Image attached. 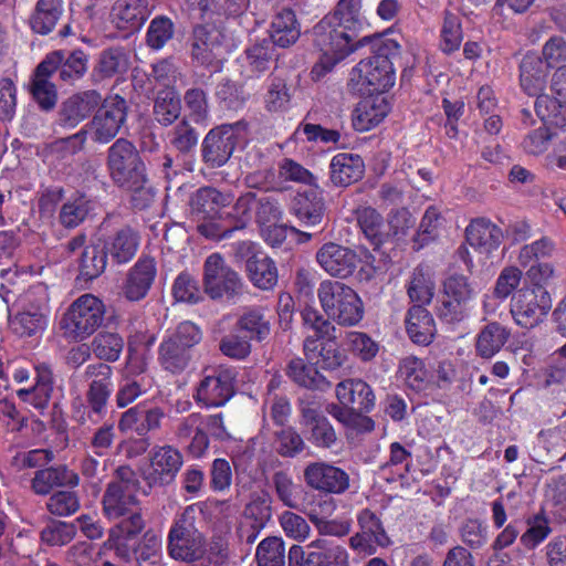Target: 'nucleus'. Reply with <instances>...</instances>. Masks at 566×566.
Segmentation results:
<instances>
[{"mask_svg": "<svg viewBox=\"0 0 566 566\" xmlns=\"http://www.w3.org/2000/svg\"><path fill=\"white\" fill-rule=\"evenodd\" d=\"M361 0H339L333 12L315 27V44L322 55L312 69V77L319 81L357 48V34L368 27L361 11Z\"/></svg>", "mask_w": 566, "mask_h": 566, "instance_id": "obj_1", "label": "nucleus"}, {"mask_svg": "<svg viewBox=\"0 0 566 566\" xmlns=\"http://www.w3.org/2000/svg\"><path fill=\"white\" fill-rule=\"evenodd\" d=\"M304 480L310 488L331 494L344 493L349 486L348 474L326 462L310 463L304 470Z\"/></svg>", "mask_w": 566, "mask_h": 566, "instance_id": "obj_16", "label": "nucleus"}, {"mask_svg": "<svg viewBox=\"0 0 566 566\" xmlns=\"http://www.w3.org/2000/svg\"><path fill=\"white\" fill-rule=\"evenodd\" d=\"M233 201L230 192L223 193L210 187L197 190L190 200V209L197 221V230L208 239H221L223 233L216 220H223V209Z\"/></svg>", "mask_w": 566, "mask_h": 566, "instance_id": "obj_5", "label": "nucleus"}, {"mask_svg": "<svg viewBox=\"0 0 566 566\" xmlns=\"http://www.w3.org/2000/svg\"><path fill=\"white\" fill-rule=\"evenodd\" d=\"M302 423L305 427L307 439L317 448H332L337 441V436L329 421L315 408L302 409Z\"/></svg>", "mask_w": 566, "mask_h": 566, "instance_id": "obj_28", "label": "nucleus"}, {"mask_svg": "<svg viewBox=\"0 0 566 566\" xmlns=\"http://www.w3.org/2000/svg\"><path fill=\"white\" fill-rule=\"evenodd\" d=\"M221 31L210 24L198 25L193 30L192 56L201 64H212L222 57L224 49Z\"/></svg>", "mask_w": 566, "mask_h": 566, "instance_id": "obj_19", "label": "nucleus"}, {"mask_svg": "<svg viewBox=\"0 0 566 566\" xmlns=\"http://www.w3.org/2000/svg\"><path fill=\"white\" fill-rule=\"evenodd\" d=\"M405 325L409 338L418 345H429L437 333L432 315L422 306H412L407 311Z\"/></svg>", "mask_w": 566, "mask_h": 566, "instance_id": "obj_29", "label": "nucleus"}, {"mask_svg": "<svg viewBox=\"0 0 566 566\" xmlns=\"http://www.w3.org/2000/svg\"><path fill=\"white\" fill-rule=\"evenodd\" d=\"M407 295L413 306L429 305L434 296L436 284L429 270L417 268L406 284Z\"/></svg>", "mask_w": 566, "mask_h": 566, "instance_id": "obj_36", "label": "nucleus"}, {"mask_svg": "<svg viewBox=\"0 0 566 566\" xmlns=\"http://www.w3.org/2000/svg\"><path fill=\"white\" fill-rule=\"evenodd\" d=\"M391 107L382 94H370L363 98L352 112V126L356 132L365 133L378 126L389 114Z\"/></svg>", "mask_w": 566, "mask_h": 566, "instance_id": "obj_18", "label": "nucleus"}, {"mask_svg": "<svg viewBox=\"0 0 566 566\" xmlns=\"http://www.w3.org/2000/svg\"><path fill=\"white\" fill-rule=\"evenodd\" d=\"M336 397L345 409L369 411L375 405V395L370 386L361 379H346L335 389Z\"/></svg>", "mask_w": 566, "mask_h": 566, "instance_id": "obj_21", "label": "nucleus"}, {"mask_svg": "<svg viewBox=\"0 0 566 566\" xmlns=\"http://www.w3.org/2000/svg\"><path fill=\"white\" fill-rule=\"evenodd\" d=\"M273 59V44L269 41L255 43L245 51V72L249 76H259L270 67Z\"/></svg>", "mask_w": 566, "mask_h": 566, "instance_id": "obj_46", "label": "nucleus"}, {"mask_svg": "<svg viewBox=\"0 0 566 566\" xmlns=\"http://www.w3.org/2000/svg\"><path fill=\"white\" fill-rule=\"evenodd\" d=\"M551 307V296L545 289L525 287L513 296L511 313L517 325L532 328L543 321Z\"/></svg>", "mask_w": 566, "mask_h": 566, "instance_id": "obj_13", "label": "nucleus"}, {"mask_svg": "<svg viewBox=\"0 0 566 566\" xmlns=\"http://www.w3.org/2000/svg\"><path fill=\"white\" fill-rule=\"evenodd\" d=\"M396 81L392 62L386 55L361 60L350 72V83L361 93L381 94Z\"/></svg>", "mask_w": 566, "mask_h": 566, "instance_id": "obj_8", "label": "nucleus"}, {"mask_svg": "<svg viewBox=\"0 0 566 566\" xmlns=\"http://www.w3.org/2000/svg\"><path fill=\"white\" fill-rule=\"evenodd\" d=\"M344 342L347 349L361 361L373 360L379 352L378 343L363 332H348Z\"/></svg>", "mask_w": 566, "mask_h": 566, "instance_id": "obj_52", "label": "nucleus"}, {"mask_svg": "<svg viewBox=\"0 0 566 566\" xmlns=\"http://www.w3.org/2000/svg\"><path fill=\"white\" fill-rule=\"evenodd\" d=\"M304 354L307 359L325 369H336L345 363V355L337 348L335 335L331 333L325 338L306 336Z\"/></svg>", "mask_w": 566, "mask_h": 566, "instance_id": "obj_20", "label": "nucleus"}, {"mask_svg": "<svg viewBox=\"0 0 566 566\" xmlns=\"http://www.w3.org/2000/svg\"><path fill=\"white\" fill-rule=\"evenodd\" d=\"M156 275V266L153 260H139L127 273L122 291L124 296L133 302L144 298Z\"/></svg>", "mask_w": 566, "mask_h": 566, "instance_id": "obj_25", "label": "nucleus"}, {"mask_svg": "<svg viewBox=\"0 0 566 566\" xmlns=\"http://www.w3.org/2000/svg\"><path fill=\"white\" fill-rule=\"evenodd\" d=\"M537 116L547 125L563 127L566 125V102L543 94L535 101Z\"/></svg>", "mask_w": 566, "mask_h": 566, "instance_id": "obj_45", "label": "nucleus"}, {"mask_svg": "<svg viewBox=\"0 0 566 566\" xmlns=\"http://www.w3.org/2000/svg\"><path fill=\"white\" fill-rule=\"evenodd\" d=\"M258 203V197L253 192H247L240 196L231 206L223 209V220H228L232 228L222 230L223 237L233 230L244 229L252 220L254 209Z\"/></svg>", "mask_w": 566, "mask_h": 566, "instance_id": "obj_38", "label": "nucleus"}, {"mask_svg": "<svg viewBox=\"0 0 566 566\" xmlns=\"http://www.w3.org/2000/svg\"><path fill=\"white\" fill-rule=\"evenodd\" d=\"M107 165L115 184L148 195L143 190L146 181L144 163L129 140L119 138L108 148Z\"/></svg>", "mask_w": 566, "mask_h": 566, "instance_id": "obj_4", "label": "nucleus"}, {"mask_svg": "<svg viewBox=\"0 0 566 566\" xmlns=\"http://www.w3.org/2000/svg\"><path fill=\"white\" fill-rule=\"evenodd\" d=\"M522 271L517 266H505L496 279L493 294L503 301L517 289L522 280Z\"/></svg>", "mask_w": 566, "mask_h": 566, "instance_id": "obj_63", "label": "nucleus"}, {"mask_svg": "<svg viewBox=\"0 0 566 566\" xmlns=\"http://www.w3.org/2000/svg\"><path fill=\"white\" fill-rule=\"evenodd\" d=\"M305 551L300 545H292L289 551V566H350L347 549L324 538L312 541Z\"/></svg>", "mask_w": 566, "mask_h": 566, "instance_id": "obj_9", "label": "nucleus"}, {"mask_svg": "<svg viewBox=\"0 0 566 566\" xmlns=\"http://www.w3.org/2000/svg\"><path fill=\"white\" fill-rule=\"evenodd\" d=\"M357 222L367 239L379 245L387 237L381 216L370 207L357 209Z\"/></svg>", "mask_w": 566, "mask_h": 566, "instance_id": "obj_49", "label": "nucleus"}, {"mask_svg": "<svg viewBox=\"0 0 566 566\" xmlns=\"http://www.w3.org/2000/svg\"><path fill=\"white\" fill-rule=\"evenodd\" d=\"M235 374L230 368H218L199 384L195 399L207 408L226 405L234 394Z\"/></svg>", "mask_w": 566, "mask_h": 566, "instance_id": "obj_15", "label": "nucleus"}, {"mask_svg": "<svg viewBox=\"0 0 566 566\" xmlns=\"http://www.w3.org/2000/svg\"><path fill=\"white\" fill-rule=\"evenodd\" d=\"M126 54L120 50H108L101 54L96 71L103 77H111L127 70Z\"/></svg>", "mask_w": 566, "mask_h": 566, "instance_id": "obj_64", "label": "nucleus"}, {"mask_svg": "<svg viewBox=\"0 0 566 566\" xmlns=\"http://www.w3.org/2000/svg\"><path fill=\"white\" fill-rule=\"evenodd\" d=\"M181 114V99L177 91L167 87L154 101L155 119L164 126L171 125Z\"/></svg>", "mask_w": 566, "mask_h": 566, "instance_id": "obj_40", "label": "nucleus"}, {"mask_svg": "<svg viewBox=\"0 0 566 566\" xmlns=\"http://www.w3.org/2000/svg\"><path fill=\"white\" fill-rule=\"evenodd\" d=\"M511 336L509 328L497 322L483 326L475 338V352L484 359L494 357L506 344Z\"/></svg>", "mask_w": 566, "mask_h": 566, "instance_id": "obj_34", "label": "nucleus"}, {"mask_svg": "<svg viewBox=\"0 0 566 566\" xmlns=\"http://www.w3.org/2000/svg\"><path fill=\"white\" fill-rule=\"evenodd\" d=\"M80 482L77 473L65 465L51 467L35 472L32 479V490L36 494L45 495L54 486H76Z\"/></svg>", "mask_w": 566, "mask_h": 566, "instance_id": "obj_31", "label": "nucleus"}, {"mask_svg": "<svg viewBox=\"0 0 566 566\" xmlns=\"http://www.w3.org/2000/svg\"><path fill=\"white\" fill-rule=\"evenodd\" d=\"M53 390L52 371L46 365L35 367V384L30 388L17 391L18 397L36 409H44L49 405Z\"/></svg>", "mask_w": 566, "mask_h": 566, "instance_id": "obj_32", "label": "nucleus"}, {"mask_svg": "<svg viewBox=\"0 0 566 566\" xmlns=\"http://www.w3.org/2000/svg\"><path fill=\"white\" fill-rule=\"evenodd\" d=\"M327 411L345 427L354 431L370 432L374 429V421L369 417L361 415V411L357 409H345L332 403Z\"/></svg>", "mask_w": 566, "mask_h": 566, "instance_id": "obj_53", "label": "nucleus"}, {"mask_svg": "<svg viewBox=\"0 0 566 566\" xmlns=\"http://www.w3.org/2000/svg\"><path fill=\"white\" fill-rule=\"evenodd\" d=\"M468 243L481 253L496 250L503 239L502 230L488 219H475L465 229Z\"/></svg>", "mask_w": 566, "mask_h": 566, "instance_id": "obj_27", "label": "nucleus"}, {"mask_svg": "<svg viewBox=\"0 0 566 566\" xmlns=\"http://www.w3.org/2000/svg\"><path fill=\"white\" fill-rule=\"evenodd\" d=\"M245 138L247 125L242 123L211 129L203 140V159L211 167H220L229 160L234 148L244 143Z\"/></svg>", "mask_w": 566, "mask_h": 566, "instance_id": "obj_11", "label": "nucleus"}, {"mask_svg": "<svg viewBox=\"0 0 566 566\" xmlns=\"http://www.w3.org/2000/svg\"><path fill=\"white\" fill-rule=\"evenodd\" d=\"M203 284L206 293L211 298L232 297L242 289L239 274L218 253L206 259Z\"/></svg>", "mask_w": 566, "mask_h": 566, "instance_id": "obj_14", "label": "nucleus"}, {"mask_svg": "<svg viewBox=\"0 0 566 566\" xmlns=\"http://www.w3.org/2000/svg\"><path fill=\"white\" fill-rule=\"evenodd\" d=\"M287 375L297 385L310 389L318 388L325 380L314 367L305 365L301 358L290 361Z\"/></svg>", "mask_w": 566, "mask_h": 566, "instance_id": "obj_57", "label": "nucleus"}, {"mask_svg": "<svg viewBox=\"0 0 566 566\" xmlns=\"http://www.w3.org/2000/svg\"><path fill=\"white\" fill-rule=\"evenodd\" d=\"M140 237L138 232L129 227H125L112 234L105 242L104 249L111 259L124 264L129 262L139 248Z\"/></svg>", "mask_w": 566, "mask_h": 566, "instance_id": "obj_30", "label": "nucleus"}, {"mask_svg": "<svg viewBox=\"0 0 566 566\" xmlns=\"http://www.w3.org/2000/svg\"><path fill=\"white\" fill-rule=\"evenodd\" d=\"M48 315L40 312L19 311L11 321L13 331L20 336H33L45 329Z\"/></svg>", "mask_w": 566, "mask_h": 566, "instance_id": "obj_55", "label": "nucleus"}, {"mask_svg": "<svg viewBox=\"0 0 566 566\" xmlns=\"http://www.w3.org/2000/svg\"><path fill=\"white\" fill-rule=\"evenodd\" d=\"M107 253L97 244H88L81 252L80 256V274L85 280L98 277L106 269Z\"/></svg>", "mask_w": 566, "mask_h": 566, "instance_id": "obj_43", "label": "nucleus"}, {"mask_svg": "<svg viewBox=\"0 0 566 566\" xmlns=\"http://www.w3.org/2000/svg\"><path fill=\"white\" fill-rule=\"evenodd\" d=\"M149 10L144 0H117L111 11L114 25L123 31H138L147 18Z\"/></svg>", "mask_w": 566, "mask_h": 566, "instance_id": "obj_23", "label": "nucleus"}, {"mask_svg": "<svg viewBox=\"0 0 566 566\" xmlns=\"http://www.w3.org/2000/svg\"><path fill=\"white\" fill-rule=\"evenodd\" d=\"M91 201L84 196L70 198L61 208L60 221L66 228H75L82 223L91 211Z\"/></svg>", "mask_w": 566, "mask_h": 566, "instance_id": "obj_54", "label": "nucleus"}, {"mask_svg": "<svg viewBox=\"0 0 566 566\" xmlns=\"http://www.w3.org/2000/svg\"><path fill=\"white\" fill-rule=\"evenodd\" d=\"M527 526L526 532L521 536V543L528 549L539 545L552 532L549 521L543 513L528 518Z\"/></svg>", "mask_w": 566, "mask_h": 566, "instance_id": "obj_58", "label": "nucleus"}, {"mask_svg": "<svg viewBox=\"0 0 566 566\" xmlns=\"http://www.w3.org/2000/svg\"><path fill=\"white\" fill-rule=\"evenodd\" d=\"M398 376L410 389L416 391L424 390L431 381L424 363L415 356L406 357L400 361Z\"/></svg>", "mask_w": 566, "mask_h": 566, "instance_id": "obj_42", "label": "nucleus"}, {"mask_svg": "<svg viewBox=\"0 0 566 566\" xmlns=\"http://www.w3.org/2000/svg\"><path fill=\"white\" fill-rule=\"evenodd\" d=\"M169 555L181 562H193L202 557L205 541L186 511L174 524L168 535Z\"/></svg>", "mask_w": 566, "mask_h": 566, "instance_id": "obj_10", "label": "nucleus"}, {"mask_svg": "<svg viewBox=\"0 0 566 566\" xmlns=\"http://www.w3.org/2000/svg\"><path fill=\"white\" fill-rule=\"evenodd\" d=\"M235 254L245 261L248 277L255 287L268 291L276 285V265L258 244L251 241L238 242L235 244Z\"/></svg>", "mask_w": 566, "mask_h": 566, "instance_id": "obj_12", "label": "nucleus"}, {"mask_svg": "<svg viewBox=\"0 0 566 566\" xmlns=\"http://www.w3.org/2000/svg\"><path fill=\"white\" fill-rule=\"evenodd\" d=\"M293 211L305 226L321 223L324 214V202L318 188L315 186L308 191L297 193L294 198Z\"/></svg>", "mask_w": 566, "mask_h": 566, "instance_id": "obj_35", "label": "nucleus"}, {"mask_svg": "<svg viewBox=\"0 0 566 566\" xmlns=\"http://www.w3.org/2000/svg\"><path fill=\"white\" fill-rule=\"evenodd\" d=\"M124 348L123 338L111 332L97 334L92 342V350L95 356L105 361H116Z\"/></svg>", "mask_w": 566, "mask_h": 566, "instance_id": "obj_51", "label": "nucleus"}, {"mask_svg": "<svg viewBox=\"0 0 566 566\" xmlns=\"http://www.w3.org/2000/svg\"><path fill=\"white\" fill-rule=\"evenodd\" d=\"M279 522L284 534L294 541L304 542L311 535V527L306 520L294 512H283Z\"/></svg>", "mask_w": 566, "mask_h": 566, "instance_id": "obj_62", "label": "nucleus"}, {"mask_svg": "<svg viewBox=\"0 0 566 566\" xmlns=\"http://www.w3.org/2000/svg\"><path fill=\"white\" fill-rule=\"evenodd\" d=\"M182 464L180 452L170 447L163 446L153 450L148 478L154 483H167L171 481Z\"/></svg>", "mask_w": 566, "mask_h": 566, "instance_id": "obj_24", "label": "nucleus"}, {"mask_svg": "<svg viewBox=\"0 0 566 566\" xmlns=\"http://www.w3.org/2000/svg\"><path fill=\"white\" fill-rule=\"evenodd\" d=\"M255 558L258 566H284V541L279 536L262 539L256 547Z\"/></svg>", "mask_w": 566, "mask_h": 566, "instance_id": "obj_50", "label": "nucleus"}, {"mask_svg": "<svg viewBox=\"0 0 566 566\" xmlns=\"http://www.w3.org/2000/svg\"><path fill=\"white\" fill-rule=\"evenodd\" d=\"M270 35L271 43L281 48H287L296 42L300 36V29L292 10H283L274 15Z\"/></svg>", "mask_w": 566, "mask_h": 566, "instance_id": "obj_39", "label": "nucleus"}, {"mask_svg": "<svg viewBox=\"0 0 566 566\" xmlns=\"http://www.w3.org/2000/svg\"><path fill=\"white\" fill-rule=\"evenodd\" d=\"M138 566H161V537L147 531L134 551Z\"/></svg>", "mask_w": 566, "mask_h": 566, "instance_id": "obj_47", "label": "nucleus"}, {"mask_svg": "<svg viewBox=\"0 0 566 566\" xmlns=\"http://www.w3.org/2000/svg\"><path fill=\"white\" fill-rule=\"evenodd\" d=\"M104 315V303L93 294H83L63 315L61 328L66 337L83 340L102 325Z\"/></svg>", "mask_w": 566, "mask_h": 566, "instance_id": "obj_6", "label": "nucleus"}, {"mask_svg": "<svg viewBox=\"0 0 566 566\" xmlns=\"http://www.w3.org/2000/svg\"><path fill=\"white\" fill-rule=\"evenodd\" d=\"M63 12L62 0H39L31 18L32 29L40 34L50 33Z\"/></svg>", "mask_w": 566, "mask_h": 566, "instance_id": "obj_41", "label": "nucleus"}, {"mask_svg": "<svg viewBox=\"0 0 566 566\" xmlns=\"http://www.w3.org/2000/svg\"><path fill=\"white\" fill-rule=\"evenodd\" d=\"M127 105L124 98L112 96L104 101L102 107L96 112L93 119L84 129L73 136L74 139L83 144L86 134L96 143H108L119 132L126 120Z\"/></svg>", "mask_w": 566, "mask_h": 566, "instance_id": "obj_7", "label": "nucleus"}, {"mask_svg": "<svg viewBox=\"0 0 566 566\" xmlns=\"http://www.w3.org/2000/svg\"><path fill=\"white\" fill-rule=\"evenodd\" d=\"M102 96L96 91H86L66 99L60 111L59 124L73 128L99 105Z\"/></svg>", "mask_w": 566, "mask_h": 566, "instance_id": "obj_22", "label": "nucleus"}, {"mask_svg": "<svg viewBox=\"0 0 566 566\" xmlns=\"http://www.w3.org/2000/svg\"><path fill=\"white\" fill-rule=\"evenodd\" d=\"M329 169L332 182L345 187L363 177L364 163L358 155L340 153L332 158Z\"/></svg>", "mask_w": 566, "mask_h": 566, "instance_id": "obj_33", "label": "nucleus"}, {"mask_svg": "<svg viewBox=\"0 0 566 566\" xmlns=\"http://www.w3.org/2000/svg\"><path fill=\"white\" fill-rule=\"evenodd\" d=\"M521 86L528 95H536L544 86L546 69L543 61L535 53L526 54L520 66Z\"/></svg>", "mask_w": 566, "mask_h": 566, "instance_id": "obj_37", "label": "nucleus"}, {"mask_svg": "<svg viewBox=\"0 0 566 566\" xmlns=\"http://www.w3.org/2000/svg\"><path fill=\"white\" fill-rule=\"evenodd\" d=\"M190 352L186 347L165 338L159 347V361L161 366L174 374L185 370L190 361Z\"/></svg>", "mask_w": 566, "mask_h": 566, "instance_id": "obj_44", "label": "nucleus"}, {"mask_svg": "<svg viewBox=\"0 0 566 566\" xmlns=\"http://www.w3.org/2000/svg\"><path fill=\"white\" fill-rule=\"evenodd\" d=\"M188 3L200 12L202 18H210L224 10L230 14H238L242 12L249 0H187Z\"/></svg>", "mask_w": 566, "mask_h": 566, "instance_id": "obj_56", "label": "nucleus"}, {"mask_svg": "<svg viewBox=\"0 0 566 566\" xmlns=\"http://www.w3.org/2000/svg\"><path fill=\"white\" fill-rule=\"evenodd\" d=\"M85 376L92 379L87 394L88 402L95 412H101L112 391V367L104 363L88 365Z\"/></svg>", "mask_w": 566, "mask_h": 566, "instance_id": "obj_26", "label": "nucleus"}, {"mask_svg": "<svg viewBox=\"0 0 566 566\" xmlns=\"http://www.w3.org/2000/svg\"><path fill=\"white\" fill-rule=\"evenodd\" d=\"M316 261L329 275L347 277L356 270L359 258L352 249L329 242L317 251Z\"/></svg>", "mask_w": 566, "mask_h": 566, "instance_id": "obj_17", "label": "nucleus"}, {"mask_svg": "<svg viewBox=\"0 0 566 566\" xmlns=\"http://www.w3.org/2000/svg\"><path fill=\"white\" fill-rule=\"evenodd\" d=\"M240 328L250 335V338L263 340L271 332L270 319L260 307L248 308L238 322Z\"/></svg>", "mask_w": 566, "mask_h": 566, "instance_id": "obj_48", "label": "nucleus"}, {"mask_svg": "<svg viewBox=\"0 0 566 566\" xmlns=\"http://www.w3.org/2000/svg\"><path fill=\"white\" fill-rule=\"evenodd\" d=\"M319 304L328 319L340 326H355L364 316V306L358 294L346 284L325 280L317 290Z\"/></svg>", "mask_w": 566, "mask_h": 566, "instance_id": "obj_3", "label": "nucleus"}, {"mask_svg": "<svg viewBox=\"0 0 566 566\" xmlns=\"http://www.w3.org/2000/svg\"><path fill=\"white\" fill-rule=\"evenodd\" d=\"M554 250L555 243L549 238L543 237L523 245L518 251L517 262L521 266L526 268L534 261L552 256Z\"/></svg>", "mask_w": 566, "mask_h": 566, "instance_id": "obj_59", "label": "nucleus"}, {"mask_svg": "<svg viewBox=\"0 0 566 566\" xmlns=\"http://www.w3.org/2000/svg\"><path fill=\"white\" fill-rule=\"evenodd\" d=\"M132 471L119 468L115 479L107 484L102 499V509L108 520H119L111 528L108 542L116 554L125 560L130 558L128 542L144 528L145 520L135 494V484L130 481Z\"/></svg>", "mask_w": 566, "mask_h": 566, "instance_id": "obj_2", "label": "nucleus"}, {"mask_svg": "<svg viewBox=\"0 0 566 566\" xmlns=\"http://www.w3.org/2000/svg\"><path fill=\"white\" fill-rule=\"evenodd\" d=\"M174 35L172 21L164 15L150 21L147 30V44L155 50H160Z\"/></svg>", "mask_w": 566, "mask_h": 566, "instance_id": "obj_61", "label": "nucleus"}, {"mask_svg": "<svg viewBox=\"0 0 566 566\" xmlns=\"http://www.w3.org/2000/svg\"><path fill=\"white\" fill-rule=\"evenodd\" d=\"M19 308L49 315V292L43 284L31 286L18 298Z\"/></svg>", "mask_w": 566, "mask_h": 566, "instance_id": "obj_60", "label": "nucleus"}]
</instances>
